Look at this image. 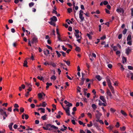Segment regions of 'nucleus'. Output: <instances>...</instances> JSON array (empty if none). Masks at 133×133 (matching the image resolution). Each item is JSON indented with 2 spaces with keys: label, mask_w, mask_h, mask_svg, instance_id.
<instances>
[{
  "label": "nucleus",
  "mask_w": 133,
  "mask_h": 133,
  "mask_svg": "<svg viewBox=\"0 0 133 133\" xmlns=\"http://www.w3.org/2000/svg\"><path fill=\"white\" fill-rule=\"evenodd\" d=\"M50 20L52 21L56 22L57 21V19L56 17L53 16L50 18Z\"/></svg>",
  "instance_id": "7"
},
{
  "label": "nucleus",
  "mask_w": 133,
  "mask_h": 133,
  "mask_svg": "<svg viewBox=\"0 0 133 133\" xmlns=\"http://www.w3.org/2000/svg\"><path fill=\"white\" fill-rule=\"evenodd\" d=\"M87 35L89 37V39H91L92 38V36H91L90 34L88 33H87Z\"/></svg>",
  "instance_id": "39"
},
{
  "label": "nucleus",
  "mask_w": 133,
  "mask_h": 133,
  "mask_svg": "<svg viewBox=\"0 0 133 133\" xmlns=\"http://www.w3.org/2000/svg\"><path fill=\"white\" fill-rule=\"evenodd\" d=\"M38 97L39 98H42L43 97V94L41 93H39L38 94Z\"/></svg>",
  "instance_id": "32"
},
{
  "label": "nucleus",
  "mask_w": 133,
  "mask_h": 133,
  "mask_svg": "<svg viewBox=\"0 0 133 133\" xmlns=\"http://www.w3.org/2000/svg\"><path fill=\"white\" fill-rule=\"evenodd\" d=\"M62 49L64 51H66L67 49V48H65L64 47V45H62Z\"/></svg>",
  "instance_id": "54"
},
{
  "label": "nucleus",
  "mask_w": 133,
  "mask_h": 133,
  "mask_svg": "<svg viewBox=\"0 0 133 133\" xmlns=\"http://www.w3.org/2000/svg\"><path fill=\"white\" fill-rule=\"evenodd\" d=\"M75 36L76 37V38L77 39H78L79 37V35L78 34H75Z\"/></svg>",
  "instance_id": "55"
},
{
  "label": "nucleus",
  "mask_w": 133,
  "mask_h": 133,
  "mask_svg": "<svg viewBox=\"0 0 133 133\" xmlns=\"http://www.w3.org/2000/svg\"><path fill=\"white\" fill-rule=\"evenodd\" d=\"M96 78H97L99 81H100L102 78H101L100 76L99 75H96Z\"/></svg>",
  "instance_id": "18"
},
{
  "label": "nucleus",
  "mask_w": 133,
  "mask_h": 133,
  "mask_svg": "<svg viewBox=\"0 0 133 133\" xmlns=\"http://www.w3.org/2000/svg\"><path fill=\"white\" fill-rule=\"evenodd\" d=\"M81 82L79 83V85H82L84 84V81L85 80V79L84 78L82 79V78H81Z\"/></svg>",
  "instance_id": "14"
},
{
  "label": "nucleus",
  "mask_w": 133,
  "mask_h": 133,
  "mask_svg": "<svg viewBox=\"0 0 133 133\" xmlns=\"http://www.w3.org/2000/svg\"><path fill=\"white\" fill-rule=\"evenodd\" d=\"M38 110H41V112L43 113H44L45 112V109L44 108H39L38 109Z\"/></svg>",
  "instance_id": "20"
},
{
  "label": "nucleus",
  "mask_w": 133,
  "mask_h": 133,
  "mask_svg": "<svg viewBox=\"0 0 133 133\" xmlns=\"http://www.w3.org/2000/svg\"><path fill=\"white\" fill-rule=\"evenodd\" d=\"M122 62L123 63H124L126 62V58L124 57H123L122 58Z\"/></svg>",
  "instance_id": "23"
},
{
  "label": "nucleus",
  "mask_w": 133,
  "mask_h": 133,
  "mask_svg": "<svg viewBox=\"0 0 133 133\" xmlns=\"http://www.w3.org/2000/svg\"><path fill=\"white\" fill-rule=\"evenodd\" d=\"M37 41V38L36 36H34L32 38V43H33L34 42H36Z\"/></svg>",
  "instance_id": "11"
},
{
  "label": "nucleus",
  "mask_w": 133,
  "mask_h": 133,
  "mask_svg": "<svg viewBox=\"0 0 133 133\" xmlns=\"http://www.w3.org/2000/svg\"><path fill=\"white\" fill-rule=\"evenodd\" d=\"M88 90V89L87 88H84V94L85 95L87 94L86 91Z\"/></svg>",
  "instance_id": "46"
},
{
  "label": "nucleus",
  "mask_w": 133,
  "mask_h": 133,
  "mask_svg": "<svg viewBox=\"0 0 133 133\" xmlns=\"http://www.w3.org/2000/svg\"><path fill=\"white\" fill-rule=\"evenodd\" d=\"M131 15L132 16H133V8L131 9Z\"/></svg>",
  "instance_id": "64"
},
{
  "label": "nucleus",
  "mask_w": 133,
  "mask_h": 133,
  "mask_svg": "<svg viewBox=\"0 0 133 133\" xmlns=\"http://www.w3.org/2000/svg\"><path fill=\"white\" fill-rule=\"evenodd\" d=\"M47 116V115L45 114L44 116H42L41 118L44 120H46L47 119V117H46Z\"/></svg>",
  "instance_id": "15"
},
{
  "label": "nucleus",
  "mask_w": 133,
  "mask_h": 133,
  "mask_svg": "<svg viewBox=\"0 0 133 133\" xmlns=\"http://www.w3.org/2000/svg\"><path fill=\"white\" fill-rule=\"evenodd\" d=\"M79 18L81 19L80 22H82L84 20V18L83 16V15H79Z\"/></svg>",
  "instance_id": "9"
},
{
  "label": "nucleus",
  "mask_w": 133,
  "mask_h": 133,
  "mask_svg": "<svg viewBox=\"0 0 133 133\" xmlns=\"http://www.w3.org/2000/svg\"><path fill=\"white\" fill-rule=\"evenodd\" d=\"M131 39V36L130 34L129 35L127 38V41H129Z\"/></svg>",
  "instance_id": "19"
},
{
  "label": "nucleus",
  "mask_w": 133,
  "mask_h": 133,
  "mask_svg": "<svg viewBox=\"0 0 133 133\" xmlns=\"http://www.w3.org/2000/svg\"><path fill=\"white\" fill-rule=\"evenodd\" d=\"M25 118L26 119H27L28 118L29 116L28 115L25 114Z\"/></svg>",
  "instance_id": "59"
},
{
  "label": "nucleus",
  "mask_w": 133,
  "mask_h": 133,
  "mask_svg": "<svg viewBox=\"0 0 133 133\" xmlns=\"http://www.w3.org/2000/svg\"><path fill=\"white\" fill-rule=\"evenodd\" d=\"M75 50L79 52L80 51L81 49L78 46H76Z\"/></svg>",
  "instance_id": "22"
},
{
  "label": "nucleus",
  "mask_w": 133,
  "mask_h": 133,
  "mask_svg": "<svg viewBox=\"0 0 133 133\" xmlns=\"http://www.w3.org/2000/svg\"><path fill=\"white\" fill-rule=\"evenodd\" d=\"M69 109V107H67L66 109L65 110L66 113V114L67 115L69 116H70Z\"/></svg>",
  "instance_id": "6"
},
{
  "label": "nucleus",
  "mask_w": 133,
  "mask_h": 133,
  "mask_svg": "<svg viewBox=\"0 0 133 133\" xmlns=\"http://www.w3.org/2000/svg\"><path fill=\"white\" fill-rule=\"evenodd\" d=\"M13 124V123H10V124L9 125L8 127L11 130H13L12 129V126Z\"/></svg>",
  "instance_id": "16"
},
{
  "label": "nucleus",
  "mask_w": 133,
  "mask_h": 133,
  "mask_svg": "<svg viewBox=\"0 0 133 133\" xmlns=\"http://www.w3.org/2000/svg\"><path fill=\"white\" fill-rule=\"evenodd\" d=\"M58 40L59 41H62V39L60 38V35H58Z\"/></svg>",
  "instance_id": "48"
},
{
  "label": "nucleus",
  "mask_w": 133,
  "mask_h": 133,
  "mask_svg": "<svg viewBox=\"0 0 133 133\" xmlns=\"http://www.w3.org/2000/svg\"><path fill=\"white\" fill-rule=\"evenodd\" d=\"M45 125L46 127H42L45 130H52L51 128H49L50 127L51 128H52L56 130H57L58 129V127H56L54 125H52L50 124H46V123H45Z\"/></svg>",
  "instance_id": "1"
},
{
  "label": "nucleus",
  "mask_w": 133,
  "mask_h": 133,
  "mask_svg": "<svg viewBox=\"0 0 133 133\" xmlns=\"http://www.w3.org/2000/svg\"><path fill=\"white\" fill-rule=\"evenodd\" d=\"M46 46L47 47V48L49 49H50L51 50H52V48L50 46L48 45H46Z\"/></svg>",
  "instance_id": "47"
},
{
  "label": "nucleus",
  "mask_w": 133,
  "mask_h": 133,
  "mask_svg": "<svg viewBox=\"0 0 133 133\" xmlns=\"http://www.w3.org/2000/svg\"><path fill=\"white\" fill-rule=\"evenodd\" d=\"M59 52L62 54L63 57H65V56L66 53L63 51H60Z\"/></svg>",
  "instance_id": "37"
},
{
  "label": "nucleus",
  "mask_w": 133,
  "mask_h": 133,
  "mask_svg": "<svg viewBox=\"0 0 133 133\" xmlns=\"http://www.w3.org/2000/svg\"><path fill=\"white\" fill-rule=\"evenodd\" d=\"M102 114L98 112L97 114H96V116L97 118H100L101 116H102Z\"/></svg>",
  "instance_id": "12"
},
{
  "label": "nucleus",
  "mask_w": 133,
  "mask_h": 133,
  "mask_svg": "<svg viewBox=\"0 0 133 133\" xmlns=\"http://www.w3.org/2000/svg\"><path fill=\"white\" fill-rule=\"evenodd\" d=\"M91 107L94 110H96V109L97 108V106L96 104H92V105Z\"/></svg>",
  "instance_id": "21"
},
{
  "label": "nucleus",
  "mask_w": 133,
  "mask_h": 133,
  "mask_svg": "<svg viewBox=\"0 0 133 133\" xmlns=\"http://www.w3.org/2000/svg\"><path fill=\"white\" fill-rule=\"evenodd\" d=\"M103 4L104 5H107L108 4V3L107 1H104L103 2Z\"/></svg>",
  "instance_id": "51"
},
{
  "label": "nucleus",
  "mask_w": 133,
  "mask_h": 133,
  "mask_svg": "<svg viewBox=\"0 0 133 133\" xmlns=\"http://www.w3.org/2000/svg\"><path fill=\"white\" fill-rule=\"evenodd\" d=\"M87 115H88V116L90 118H92V115L90 113L88 112L87 114Z\"/></svg>",
  "instance_id": "34"
},
{
  "label": "nucleus",
  "mask_w": 133,
  "mask_h": 133,
  "mask_svg": "<svg viewBox=\"0 0 133 133\" xmlns=\"http://www.w3.org/2000/svg\"><path fill=\"white\" fill-rule=\"evenodd\" d=\"M128 69L130 70H132L133 69V67L130 66H128Z\"/></svg>",
  "instance_id": "57"
},
{
  "label": "nucleus",
  "mask_w": 133,
  "mask_h": 133,
  "mask_svg": "<svg viewBox=\"0 0 133 133\" xmlns=\"http://www.w3.org/2000/svg\"><path fill=\"white\" fill-rule=\"evenodd\" d=\"M28 62L27 60H25L24 61V63H23V66L26 67H28V66L27 65Z\"/></svg>",
  "instance_id": "17"
},
{
  "label": "nucleus",
  "mask_w": 133,
  "mask_h": 133,
  "mask_svg": "<svg viewBox=\"0 0 133 133\" xmlns=\"http://www.w3.org/2000/svg\"><path fill=\"white\" fill-rule=\"evenodd\" d=\"M72 104L71 103H69L68 102V104H67L66 105V106H68V107H71L72 106Z\"/></svg>",
  "instance_id": "42"
},
{
  "label": "nucleus",
  "mask_w": 133,
  "mask_h": 133,
  "mask_svg": "<svg viewBox=\"0 0 133 133\" xmlns=\"http://www.w3.org/2000/svg\"><path fill=\"white\" fill-rule=\"evenodd\" d=\"M90 124H87V126L88 127H92L93 125V123L92 121H91L90 122Z\"/></svg>",
  "instance_id": "24"
},
{
  "label": "nucleus",
  "mask_w": 133,
  "mask_h": 133,
  "mask_svg": "<svg viewBox=\"0 0 133 133\" xmlns=\"http://www.w3.org/2000/svg\"><path fill=\"white\" fill-rule=\"evenodd\" d=\"M14 107L15 108H18L19 107V106L16 103L14 105Z\"/></svg>",
  "instance_id": "56"
},
{
  "label": "nucleus",
  "mask_w": 133,
  "mask_h": 133,
  "mask_svg": "<svg viewBox=\"0 0 133 133\" xmlns=\"http://www.w3.org/2000/svg\"><path fill=\"white\" fill-rule=\"evenodd\" d=\"M110 110V111L112 113H114L116 111V110L112 108H111Z\"/></svg>",
  "instance_id": "38"
},
{
  "label": "nucleus",
  "mask_w": 133,
  "mask_h": 133,
  "mask_svg": "<svg viewBox=\"0 0 133 133\" xmlns=\"http://www.w3.org/2000/svg\"><path fill=\"white\" fill-rule=\"evenodd\" d=\"M108 67L110 69H111L112 67V65L111 64H109L108 65Z\"/></svg>",
  "instance_id": "52"
},
{
  "label": "nucleus",
  "mask_w": 133,
  "mask_h": 133,
  "mask_svg": "<svg viewBox=\"0 0 133 133\" xmlns=\"http://www.w3.org/2000/svg\"><path fill=\"white\" fill-rule=\"evenodd\" d=\"M130 74L131 75V79L132 80H133V73L130 72Z\"/></svg>",
  "instance_id": "63"
},
{
  "label": "nucleus",
  "mask_w": 133,
  "mask_h": 133,
  "mask_svg": "<svg viewBox=\"0 0 133 133\" xmlns=\"http://www.w3.org/2000/svg\"><path fill=\"white\" fill-rule=\"evenodd\" d=\"M0 114L2 116L4 115L6 117H7L8 116L7 114H6V112L4 111L2 109H0Z\"/></svg>",
  "instance_id": "3"
},
{
  "label": "nucleus",
  "mask_w": 133,
  "mask_h": 133,
  "mask_svg": "<svg viewBox=\"0 0 133 133\" xmlns=\"http://www.w3.org/2000/svg\"><path fill=\"white\" fill-rule=\"evenodd\" d=\"M127 30L126 29H125L123 31V34L124 35H125L127 32Z\"/></svg>",
  "instance_id": "45"
},
{
  "label": "nucleus",
  "mask_w": 133,
  "mask_h": 133,
  "mask_svg": "<svg viewBox=\"0 0 133 133\" xmlns=\"http://www.w3.org/2000/svg\"><path fill=\"white\" fill-rule=\"evenodd\" d=\"M113 48L114 50L115 51H116L117 49V47L116 46H114Z\"/></svg>",
  "instance_id": "49"
},
{
  "label": "nucleus",
  "mask_w": 133,
  "mask_h": 133,
  "mask_svg": "<svg viewBox=\"0 0 133 133\" xmlns=\"http://www.w3.org/2000/svg\"><path fill=\"white\" fill-rule=\"evenodd\" d=\"M105 11H106V12L108 14H110V11H109V10H108L106 8L105 9Z\"/></svg>",
  "instance_id": "62"
},
{
  "label": "nucleus",
  "mask_w": 133,
  "mask_h": 133,
  "mask_svg": "<svg viewBox=\"0 0 133 133\" xmlns=\"http://www.w3.org/2000/svg\"><path fill=\"white\" fill-rule=\"evenodd\" d=\"M122 34H119L118 36V38L119 39H121L122 38Z\"/></svg>",
  "instance_id": "61"
},
{
  "label": "nucleus",
  "mask_w": 133,
  "mask_h": 133,
  "mask_svg": "<svg viewBox=\"0 0 133 133\" xmlns=\"http://www.w3.org/2000/svg\"><path fill=\"white\" fill-rule=\"evenodd\" d=\"M61 112V111H59L58 112V115L56 116V117L58 118H59L61 117V116L60 115V113Z\"/></svg>",
  "instance_id": "31"
},
{
  "label": "nucleus",
  "mask_w": 133,
  "mask_h": 133,
  "mask_svg": "<svg viewBox=\"0 0 133 133\" xmlns=\"http://www.w3.org/2000/svg\"><path fill=\"white\" fill-rule=\"evenodd\" d=\"M100 99L102 100L103 102L105 103L106 102V100L105 99L104 97L102 96H100Z\"/></svg>",
  "instance_id": "8"
},
{
  "label": "nucleus",
  "mask_w": 133,
  "mask_h": 133,
  "mask_svg": "<svg viewBox=\"0 0 133 133\" xmlns=\"http://www.w3.org/2000/svg\"><path fill=\"white\" fill-rule=\"evenodd\" d=\"M107 93L108 95L109 96L110 98H112V95L111 94V93L109 89L107 90Z\"/></svg>",
  "instance_id": "10"
},
{
  "label": "nucleus",
  "mask_w": 133,
  "mask_h": 133,
  "mask_svg": "<svg viewBox=\"0 0 133 133\" xmlns=\"http://www.w3.org/2000/svg\"><path fill=\"white\" fill-rule=\"evenodd\" d=\"M57 55V56L58 57H59L61 56V55L60 54L59 52L57 50H56L55 51Z\"/></svg>",
  "instance_id": "26"
},
{
  "label": "nucleus",
  "mask_w": 133,
  "mask_h": 133,
  "mask_svg": "<svg viewBox=\"0 0 133 133\" xmlns=\"http://www.w3.org/2000/svg\"><path fill=\"white\" fill-rule=\"evenodd\" d=\"M53 22V21H51L50 22H49V23L51 25L55 26V24Z\"/></svg>",
  "instance_id": "28"
},
{
  "label": "nucleus",
  "mask_w": 133,
  "mask_h": 133,
  "mask_svg": "<svg viewBox=\"0 0 133 133\" xmlns=\"http://www.w3.org/2000/svg\"><path fill=\"white\" fill-rule=\"evenodd\" d=\"M46 104V103H45V102H44L42 103V106L44 107H45Z\"/></svg>",
  "instance_id": "40"
},
{
  "label": "nucleus",
  "mask_w": 133,
  "mask_h": 133,
  "mask_svg": "<svg viewBox=\"0 0 133 133\" xmlns=\"http://www.w3.org/2000/svg\"><path fill=\"white\" fill-rule=\"evenodd\" d=\"M98 101L99 102L98 103V105L100 106H106L107 105L105 103H103L101 101L99 100Z\"/></svg>",
  "instance_id": "13"
},
{
  "label": "nucleus",
  "mask_w": 133,
  "mask_h": 133,
  "mask_svg": "<svg viewBox=\"0 0 133 133\" xmlns=\"http://www.w3.org/2000/svg\"><path fill=\"white\" fill-rule=\"evenodd\" d=\"M116 11L119 14H120L122 12V14H123L124 13V10L123 9V8H120L117 9L116 10Z\"/></svg>",
  "instance_id": "4"
},
{
  "label": "nucleus",
  "mask_w": 133,
  "mask_h": 133,
  "mask_svg": "<svg viewBox=\"0 0 133 133\" xmlns=\"http://www.w3.org/2000/svg\"><path fill=\"white\" fill-rule=\"evenodd\" d=\"M107 128H109L110 130H111L112 129L113 127L111 125H109Z\"/></svg>",
  "instance_id": "60"
},
{
  "label": "nucleus",
  "mask_w": 133,
  "mask_h": 133,
  "mask_svg": "<svg viewBox=\"0 0 133 133\" xmlns=\"http://www.w3.org/2000/svg\"><path fill=\"white\" fill-rule=\"evenodd\" d=\"M7 110L11 112L12 111V107H10L8 108L7 109Z\"/></svg>",
  "instance_id": "50"
},
{
  "label": "nucleus",
  "mask_w": 133,
  "mask_h": 133,
  "mask_svg": "<svg viewBox=\"0 0 133 133\" xmlns=\"http://www.w3.org/2000/svg\"><path fill=\"white\" fill-rule=\"evenodd\" d=\"M51 79H53L54 80H55L56 79V78L55 76L54 75L51 77Z\"/></svg>",
  "instance_id": "41"
},
{
  "label": "nucleus",
  "mask_w": 133,
  "mask_h": 133,
  "mask_svg": "<svg viewBox=\"0 0 133 133\" xmlns=\"http://www.w3.org/2000/svg\"><path fill=\"white\" fill-rule=\"evenodd\" d=\"M68 21V19L66 20V22H67L68 24H70V23L71 24L72 23V21H70V20H69V21Z\"/></svg>",
  "instance_id": "44"
},
{
  "label": "nucleus",
  "mask_w": 133,
  "mask_h": 133,
  "mask_svg": "<svg viewBox=\"0 0 133 133\" xmlns=\"http://www.w3.org/2000/svg\"><path fill=\"white\" fill-rule=\"evenodd\" d=\"M68 11V13H70L72 11V10L71 8H69L67 9Z\"/></svg>",
  "instance_id": "35"
},
{
  "label": "nucleus",
  "mask_w": 133,
  "mask_h": 133,
  "mask_svg": "<svg viewBox=\"0 0 133 133\" xmlns=\"http://www.w3.org/2000/svg\"><path fill=\"white\" fill-rule=\"evenodd\" d=\"M128 42H127V44H128L130 45H132V42L131 41H128Z\"/></svg>",
  "instance_id": "53"
},
{
  "label": "nucleus",
  "mask_w": 133,
  "mask_h": 133,
  "mask_svg": "<svg viewBox=\"0 0 133 133\" xmlns=\"http://www.w3.org/2000/svg\"><path fill=\"white\" fill-rule=\"evenodd\" d=\"M19 110L20 112H23L24 111V109L22 107L20 108Z\"/></svg>",
  "instance_id": "43"
},
{
  "label": "nucleus",
  "mask_w": 133,
  "mask_h": 133,
  "mask_svg": "<svg viewBox=\"0 0 133 133\" xmlns=\"http://www.w3.org/2000/svg\"><path fill=\"white\" fill-rule=\"evenodd\" d=\"M126 129V127L124 126H123L122 127H120V129L122 131H123L125 130Z\"/></svg>",
  "instance_id": "36"
},
{
  "label": "nucleus",
  "mask_w": 133,
  "mask_h": 133,
  "mask_svg": "<svg viewBox=\"0 0 133 133\" xmlns=\"http://www.w3.org/2000/svg\"><path fill=\"white\" fill-rule=\"evenodd\" d=\"M25 83L27 85V86L29 88H30V87H32V85L29 83H27L26 82Z\"/></svg>",
  "instance_id": "29"
},
{
  "label": "nucleus",
  "mask_w": 133,
  "mask_h": 133,
  "mask_svg": "<svg viewBox=\"0 0 133 133\" xmlns=\"http://www.w3.org/2000/svg\"><path fill=\"white\" fill-rule=\"evenodd\" d=\"M106 79L109 88L111 89L112 93L114 94L115 93L114 89L111 85V83L110 79L108 78H107Z\"/></svg>",
  "instance_id": "2"
},
{
  "label": "nucleus",
  "mask_w": 133,
  "mask_h": 133,
  "mask_svg": "<svg viewBox=\"0 0 133 133\" xmlns=\"http://www.w3.org/2000/svg\"><path fill=\"white\" fill-rule=\"evenodd\" d=\"M121 113L124 116H126L127 114L123 110H121Z\"/></svg>",
  "instance_id": "30"
},
{
  "label": "nucleus",
  "mask_w": 133,
  "mask_h": 133,
  "mask_svg": "<svg viewBox=\"0 0 133 133\" xmlns=\"http://www.w3.org/2000/svg\"><path fill=\"white\" fill-rule=\"evenodd\" d=\"M34 5V3L33 2L30 3L29 4V6L30 7H31Z\"/></svg>",
  "instance_id": "27"
},
{
  "label": "nucleus",
  "mask_w": 133,
  "mask_h": 133,
  "mask_svg": "<svg viewBox=\"0 0 133 133\" xmlns=\"http://www.w3.org/2000/svg\"><path fill=\"white\" fill-rule=\"evenodd\" d=\"M37 78L38 79H39V80H40L41 81H43L44 80V77H42V76L41 77L40 76H38L37 77Z\"/></svg>",
  "instance_id": "25"
},
{
  "label": "nucleus",
  "mask_w": 133,
  "mask_h": 133,
  "mask_svg": "<svg viewBox=\"0 0 133 133\" xmlns=\"http://www.w3.org/2000/svg\"><path fill=\"white\" fill-rule=\"evenodd\" d=\"M132 49L131 48H130V47H128L125 50V53L127 55H128L129 53L131 51Z\"/></svg>",
  "instance_id": "5"
},
{
  "label": "nucleus",
  "mask_w": 133,
  "mask_h": 133,
  "mask_svg": "<svg viewBox=\"0 0 133 133\" xmlns=\"http://www.w3.org/2000/svg\"><path fill=\"white\" fill-rule=\"evenodd\" d=\"M30 107L32 108H34L35 107V105L34 104L32 103L31 104Z\"/></svg>",
  "instance_id": "58"
},
{
  "label": "nucleus",
  "mask_w": 133,
  "mask_h": 133,
  "mask_svg": "<svg viewBox=\"0 0 133 133\" xmlns=\"http://www.w3.org/2000/svg\"><path fill=\"white\" fill-rule=\"evenodd\" d=\"M63 61L65 62V63L67 64V65L69 66L70 65V61H66L65 60H63Z\"/></svg>",
  "instance_id": "33"
}]
</instances>
